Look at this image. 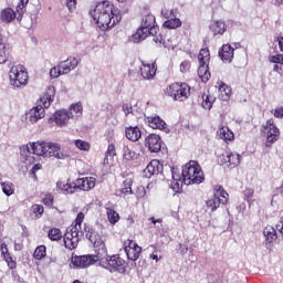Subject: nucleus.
I'll use <instances>...</instances> for the list:
<instances>
[{"label": "nucleus", "instance_id": "obj_23", "mask_svg": "<svg viewBox=\"0 0 283 283\" xmlns=\"http://www.w3.org/2000/svg\"><path fill=\"white\" fill-rule=\"evenodd\" d=\"M126 138L132 143H138L140 140L143 133L138 126L126 127L125 129Z\"/></svg>", "mask_w": 283, "mask_h": 283}, {"label": "nucleus", "instance_id": "obj_60", "mask_svg": "<svg viewBox=\"0 0 283 283\" xmlns=\"http://www.w3.org/2000/svg\"><path fill=\"white\" fill-rule=\"evenodd\" d=\"M276 41L279 43L280 51L283 52V36H277Z\"/></svg>", "mask_w": 283, "mask_h": 283}, {"label": "nucleus", "instance_id": "obj_57", "mask_svg": "<svg viewBox=\"0 0 283 283\" xmlns=\"http://www.w3.org/2000/svg\"><path fill=\"white\" fill-rule=\"evenodd\" d=\"M274 116H275V118H283V107L276 108L274 111Z\"/></svg>", "mask_w": 283, "mask_h": 283}, {"label": "nucleus", "instance_id": "obj_59", "mask_svg": "<svg viewBox=\"0 0 283 283\" xmlns=\"http://www.w3.org/2000/svg\"><path fill=\"white\" fill-rule=\"evenodd\" d=\"M151 224H154L156 227V224H163V219H156L154 217H151L150 219Z\"/></svg>", "mask_w": 283, "mask_h": 283}, {"label": "nucleus", "instance_id": "obj_36", "mask_svg": "<svg viewBox=\"0 0 283 283\" xmlns=\"http://www.w3.org/2000/svg\"><path fill=\"white\" fill-rule=\"evenodd\" d=\"M67 112L71 118H81V116H83V106L78 103L72 104Z\"/></svg>", "mask_w": 283, "mask_h": 283}, {"label": "nucleus", "instance_id": "obj_42", "mask_svg": "<svg viewBox=\"0 0 283 283\" xmlns=\"http://www.w3.org/2000/svg\"><path fill=\"white\" fill-rule=\"evenodd\" d=\"M48 235L53 242H59V240L63 238V233H61V230L57 228L51 229Z\"/></svg>", "mask_w": 283, "mask_h": 283}, {"label": "nucleus", "instance_id": "obj_1", "mask_svg": "<svg viewBox=\"0 0 283 283\" xmlns=\"http://www.w3.org/2000/svg\"><path fill=\"white\" fill-rule=\"evenodd\" d=\"M43 156V158H56L57 160H65L67 155L61 153V145L50 142H32L25 146L20 147V158L22 163H32L34 157Z\"/></svg>", "mask_w": 283, "mask_h": 283}, {"label": "nucleus", "instance_id": "obj_29", "mask_svg": "<svg viewBox=\"0 0 283 283\" xmlns=\"http://www.w3.org/2000/svg\"><path fill=\"white\" fill-rule=\"evenodd\" d=\"M57 189L65 196H69V193H75L76 192V182H65V181H57L56 182Z\"/></svg>", "mask_w": 283, "mask_h": 283}, {"label": "nucleus", "instance_id": "obj_34", "mask_svg": "<svg viewBox=\"0 0 283 283\" xmlns=\"http://www.w3.org/2000/svg\"><path fill=\"white\" fill-rule=\"evenodd\" d=\"M263 235L265 238V242L271 244L273 241L277 240V230L271 226H268L263 230Z\"/></svg>", "mask_w": 283, "mask_h": 283}, {"label": "nucleus", "instance_id": "obj_48", "mask_svg": "<svg viewBox=\"0 0 283 283\" xmlns=\"http://www.w3.org/2000/svg\"><path fill=\"white\" fill-rule=\"evenodd\" d=\"M32 211H33L35 218H41V216H43V211H45V209L41 205H33Z\"/></svg>", "mask_w": 283, "mask_h": 283}, {"label": "nucleus", "instance_id": "obj_63", "mask_svg": "<svg viewBox=\"0 0 283 283\" xmlns=\"http://www.w3.org/2000/svg\"><path fill=\"white\" fill-rule=\"evenodd\" d=\"M273 72H277V73L282 72V66L275 64L273 67Z\"/></svg>", "mask_w": 283, "mask_h": 283}, {"label": "nucleus", "instance_id": "obj_55", "mask_svg": "<svg viewBox=\"0 0 283 283\" xmlns=\"http://www.w3.org/2000/svg\"><path fill=\"white\" fill-rule=\"evenodd\" d=\"M253 189L252 188H247L244 191H243V195L245 196V198H248V200H251V198H253Z\"/></svg>", "mask_w": 283, "mask_h": 283}, {"label": "nucleus", "instance_id": "obj_41", "mask_svg": "<svg viewBox=\"0 0 283 283\" xmlns=\"http://www.w3.org/2000/svg\"><path fill=\"white\" fill-rule=\"evenodd\" d=\"M2 192L4 196H12L14 193V185L10 181L1 182Z\"/></svg>", "mask_w": 283, "mask_h": 283}, {"label": "nucleus", "instance_id": "obj_31", "mask_svg": "<svg viewBox=\"0 0 283 283\" xmlns=\"http://www.w3.org/2000/svg\"><path fill=\"white\" fill-rule=\"evenodd\" d=\"M122 154L124 160H134V158H136V151H134V146L129 143H123Z\"/></svg>", "mask_w": 283, "mask_h": 283}, {"label": "nucleus", "instance_id": "obj_47", "mask_svg": "<svg viewBox=\"0 0 283 283\" xmlns=\"http://www.w3.org/2000/svg\"><path fill=\"white\" fill-rule=\"evenodd\" d=\"M270 63H275L276 65H283V54L277 53L269 57Z\"/></svg>", "mask_w": 283, "mask_h": 283}, {"label": "nucleus", "instance_id": "obj_20", "mask_svg": "<svg viewBox=\"0 0 283 283\" xmlns=\"http://www.w3.org/2000/svg\"><path fill=\"white\" fill-rule=\"evenodd\" d=\"M163 171V165L158 160H151L144 169L145 178H151V176H158Z\"/></svg>", "mask_w": 283, "mask_h": 283}, {"label": "nucleus", "instance_id": "obj_15", "mask_svg": "<svg viewBox=\"0 0 283 283\" xmlns=\"http://www.w3.org/2000/svg\"><path fill=\"white\" fill-rule=\"evenodd\" d=\"M45 109H48V107H45L43 103L40 102V104H38L35 107H32L27 113V120H29V123L32 125H34V123H39L41 118L45 117Z\"/></svg>", "mask_w": 283, "mask_h": 283}, {"label": "nucleus", "instance_id": "obj_51", "mask_svg": "<svg viewBox=\"0 0 283 283\" xmlns=\"http://www.w3.org/2000/svg\"><path fill=\"white\" fill-rule=\"evenodd\" d=\"M83 220H85V213L80 212L75 219V227H77V229H81V224H83Z\"/></svg>", "mask_w": 283, "mask_h": 283}, {"label": "nucleus", "instance_id": "obj_21", "mask_svg": "<svg viewBox=\"0 0 283 283\" xmlns=\"http://www.w3.org/2000/svg\"><path fill=\"white\" fill-rule=\"evenodd\" d=\"M70 118L72 117H70V112L66 109L56 111L51 117V119L60 127H62V125H67V123H70Z\"/></svg>", "mask_w": 283, "mask_h": 283}, {"label": "nucleus", "instance_id": "obj_62", "mask_svg": "<svg viewBox=\"0 0 283 283\" xmlns=\"http://www.w3.org/2000/svg\"><path fill=\"white\" fill-rule=\"evenodd\" d=\"M22 249H23V243H18V242L14 243L15 251H21Z\"/></svg>", "mask_w": 283, "mask_h": 283}, {"label": "nucleus", "instance_id": "obj_28", "mask_svg": "<svg viewBox=\"0 0 283 283\" xmlns=\"http://www.w3.org/2000/svg\"><path fill=\"white\" fill-rule=\"evenodd\" d=\"M105 209H106L108 222H111V224H116V222L120 220V216L114 209V205H112V202H107L105 203Z\"/></svg>", "mask_w": 283, "mask_h": 283}, {"label": "nucleus", "instance_id": "obj_5", "mask_svg": "<svg viewBox=\"0 0 283 283\" xmlns=\"http://www.w3.org/2000/svg\"><path fill=\"white\" fill-rule=\"evenodd\" d=\"M106 256L102 258L99 255V266H102V269H106L107 271H109V273H119L120 275H123L125 273V260H123V258H120V255L118 254H114V255H107V252L104 253Z\"/></svg>", "mask_w": 283, "mask_h": 283}, {"label": "nucleus", "instance_id": "obj_45", "mask_svg": "<svg viewBox=\"0 0 283 283\" xmlns=\"http://www.w3.org/2000/svg\"><path fill=\"white\" fill-rule=\"evenodd\" d=\"M63 74H65V73H63V69H61L60 63H59V65L52 67L50 71L51 78H59V76H62Z\"/></svg>", "mask_w": 283, "mask_h": 283}, {"label": "nucleus", "instance_id": "obj_46", "mask_svg": "<svg viewBox=\"0 0 283 283\" xmlns=\"http://www.w3.org/2000/svg\"><path fill=\"white\" fill-rule=\"evenodd\" d=\"M42 203L45 207H53V205H54V195H52V193L44 195V197L42 198Z\"/></svg>", "mask_w": 283, "mask_h": 283}, {"label": "nucleus", "instance_id": "obj_37", "mask_svg": "<svg viewBox=\"0 0 283 283\" xmlns=\"http://www.w3.org/2000/svg\"><path fill=\"white\" fill-rule=\"evenodd\" d=\"M219 138H221V140H233L234 135L233 132H231V129H229V127H221L218 129L217 132Z\"/></svg>", "mask_w": 283, "mask_h": 283}, {"label": "nucleus", "instance_id": "obj_4", "mask_svg": "<svg viewBox=\"0 0 283 283\" xmlns=\"http://www.w3.org/2000/svg\"><path fill=\"white\" fill-rule=\"evenodd\" d=\"M149 34H158L156 17H154V14L151 13L143 17L142 25L137 29L136 33L133 34L132 41L133 43H140V41H145V39H147Z\"/></svg>", "mask_w": 283, "mask_h": 283}, {"label": "nucleus", "instance_id": "obj_6", "mask_svg": "<svg viewBox=\"0 0 283 283\" xmlns=\"http://www.w3.org/2000/svg\"><path fill=\"white\" fill-rule=\"evenodd\" d=\"M10 85L15 90H23L28 85V71L23 65H13L9 72Z\"/></svg>", "mask_w": 283, "mask_h": 283}, {"label": "nucleus", "instance_id": "obj_8", "mask_svg": "<svg viewBox=\"0 0 283 283\" xmlns=\"http://www.w3.org/2000/svg\"><path fill=\"white\" fill-rule=\"evenodd\" d=\"M211 59V54L209 53V49H201L198 54L199 69L198 76L201 78L202 83H207L209 78H211V73H209V61Z\"/></svg>", "mask_w": 283, "mask_h": 283}, {"label": "nucleus", "instance_id": "obj_26", "mask_svg": "<svg viewBox=\"0 0 283 283\" xmlns=\"http://www.w3.org/2000/svg\"><path fill=\"white\" fill-rule=\"evenodd\" d=\"M1 255L4 258V262H7L9 269H17V261L12 259L10 252L8 251V244L1 243L0 245Z\"/></svg>", "mask_w": 283, "mask_h": 283}, {"label": "nucleus", "instance_id": "obj_58", "mask_svg": "<svg viewBox=\"0 0 283 283\" xmlns=\"http://www.w3.org/2000/svg\"><path fill=\"white\" fill-rule=\"evenodd\" d=\"M187 67H189V62L184 61L180 64V72H187Z\"/></svg>", "mask_w": 283, "mask_h": 283}, {"label": "nucleus", "instance_id": "obj_32", "mask_svg": "<svg viewBox=\"0 0 283 283\" xmlns=\"http://www.w3.org/2000/svg\"><path fill=\"white\" fill-rule=\"evenodd\" d=\"M210 30L213 32L214 36L218 34H224V32H227V24L222 20H214L210 24Z\"/></svg>", "mask_w": 283, "mask_h": 283}, {"label": "nucleus", "instance_id": "obj_53", "mask_svg": "<svg viewBox=\"0 0 283 283\" xmlns=\"http://www.w3.org/2000/svg\"><path fill=\"white\" fill-rule=\"evenodd\" d=\"M153 38L154 43H156V45H163V35L158 34L156 35V33L150 34Z\"/></svg>", "mask_w": 283, "mask_h": 283}, {"label": "nucleus", "instance_id": "obj_3", "mask_svg": "<svg viewBox=\"0 0 283 283\" xmlns=\"http://www.w3.org/2000/svg\"><path fill=\"white\" fill-rule=\"evenodd\" d=\"M90 14L97 28L103 32L114 28L115 23L120 21L118 10L109 1L98 2L94 9L90 11Z\"/></svg>", "mask_w": 283, "mask_h": 283}, {"label": "nucleus", "instance_id": "obj_35", "mask_svg": "<svg viewBox=\"0 0 283 283\" xmlns=\"http://www.w3.org/2000/svg\"><path fill=\"white\" fill-rule=\"evenodd\" d=\"M219 98H221V101H229L231 98V87H229L227 84L221 82L219 84Z\"/></svg>", "mask_w": 283, "mask_h": 283}, {"label": "nucleus", "instance_id": "obj_22", "mask_svg": "<svg viewBox=\"0 0 283 283\" xmlns=\"http://www.w3.org/2000/svg\"><path fill=\"white\" fill-rule=\"evenodd\" d=\"M60 67L62 70V74H70L72 70H76V67H78V59L71 56L65 61L60 62Z\"/></svg>", "mask_w": 283, "mask_h": 283}, {"label": "nucleus", "instance_id": "obj_13", "mask_svg": "<svg viewBox=\"0 0 283 283\" xmlns=\"http://www.w3.org/2000/svg\"><path fill=\"white\" fill-rule=\"evenodd\" d=\"M163 17L167 19V21L164 22V28H167L168 30H176L177 28H180L182 25V21H180L178 17V9H171L168 10H161Z\"/></svg>", "mask_w": 283, "mask_h": 283}, {"label": "nucleus", "instance_id": "obj_16", "mask_svg": "<svg viewBox=\"0 0 283 283\" xmlns=\"http://www.w3.org/2000/svg\"><path fill=\"white\" fill-rule=\"evenodd\" d=\"M145 147H147L151 154H158V151L163 149V139L160 138V135L149 134L145 138Z\"/></svg>", "mask_w": 283, "mask_h": 283}, {"label": "nucleus", "instance_id": "obj_64", "mask_svg": "<svg viewBox=\"0 0 283 283\" xmlns=\"http://www.w3.org/2000/svg\"><path fill=\"white\" fill-rule=\"evenodd\" d=\"M150 260H155V262H158V254H150Z\"/></svg>", "mask_w": 283, "mask_h": 283}, {"label": "nucleus", "instance_id": "obj_49", "mask_svg": "<svg viewBox=\"0 0 283 283\" xmlns=\"http://www.w3.org/2000/svg\"><path fill=\"white\" fill-rule=\"evenodd\" d=\"M218 164L222 166L226 165V167H229V151L218 157Z\"/></svg>", "mask_w": 283, "mask_h": 283}, {"label": "nucleus", "instance_id": "obj_17", "mask_svg": "<svg viewBox=\"0 0 283 283\" xmlns=\"http://www.w3.org/2000/svg\"><path fill=\"white\" fill-rule=\"evenodd\" d=\"M85 231H86V238L88 242H91V244H93L95 249H102L103 253H106L105 243H103V239L101 238V234H98V232H96V230L92 228H86Z\"/></svg>", "mask_w": 283, "mask_h": 283}, {"label": "nucleus", "instance_id": "obj_50", "mask_svg": "<svg viewBox=\"0 0 283 283\" xmlns=\"http://www.w3.org/2000/svg\"><path fill=\"white\" fill-rule=\"evenodd\" d=\"M114 156H116V146L109 144L106 150V158H114Z\"/></svg>", "mask_w": 283, "mask_h": 283}, {"label": "nucleus", "instance_id": "obj_19", "mask_svg": "<svg viewBox=\"0 0 283 283\" xmlns=\"http://www.w3.org/2000/svg\"><path fill=\"white\" fill-rule=\"evenodd\" d=\"M140 76H143L145 81H151L154 76H156V63L149 64L142 62Z\"/></svg>", "mask_w": 283, "mask_h": 283}, {"label": "nucleus", "instance_id": "obj_9", "mask_svg": "<svg viewBox=\"0 0 283 283\" xmlns=\"http://www.w3.org/2000/svg\"><path fill=\"white\" fill-rule=\"evenodd\" d=\"M229 202V193L224 191L222 186L214 187V196L213 198L206 201L207 209L210 211H216L220 205H227Z\"/></svg>", "mask_w": 283, "mask_h": 283}, {"label": "nucleus", "instance_id": "obj_54", "mask_svg": "<svg viewBox=\"0 0 283 283\" xmlns=\"http://www.w3.org/2000/svg\"><path fill=\"white\" fill-rule=\"evenodd\" d=\"M122 109H123L125 116H129V114H133V108L128 104H124L122 106Z\"/></svg>", "mask_w": 283, "mask_h": 283}, {"label": "nucleus", "instance_id": "obj_30", "mask_svg": "<svg viewBox=\"0 0 283 283\" xmlns=\"http://www.w3.org/2000/svg\"><path fill=\"white\" fill-rule=\"evenodd\" d=\"M55 94L56 90L54 88V86H49L45 95L40 99V103H42L44 107H50V105H52V103L54 102Z\"/></svg>", "mask_w": 283, "mask_h": 283}, {"label": "nucleus", "instance_id": "obj_10", "mask_svg": "<svg viewBox=\"0 0 283 283\" xmlns=\"http://www.w3.org/2000/svg\"><path fill=\"white\" fill-rule=\"evenodd\" d=\"M101 260V254L75 255L71 258L73 269H87Z\"/></svg>", "mask_w": 283, "mask_h": 283}, {"label": "nucleus", "instance_id": "obj_33", "mask_svg": "<svg viewBox=\"0 0 283 283\" xmlns=\"http://www.w3.org/2000/svg\"><path fill=\"white\" fill-rule=\"evenodd\" d=\"M132 178H127L123 181V187L116 191V196H129L134 193V190H132L133 185Z\"/></svg>", "mask_w": 283, "mask_h": 283}, {"label": "nucleus", "instance_id": "obj_11", "mask_svg": "<svg viewBox=\"0 0 283 283\" xmlns=\"http://www.w3.org/2000/svg\"><path fill=\"white\" fill-rule=\"evenodd\" d=\"M263 133L266 136L265 146L271 147L273 143L280 138V128L275 126L273 119H268L266 123L263 125Z\"/></svg>", "mask_w": 283, "mask_h": 283}, {"label": "nucleus", "instance_id": "obj_38", "mask_svg": "<svg viewBox=\"0 0 283 283\" xmlns=\"http://www.w3.org/2000/svg\"><path fill=\"white\" fill-rule=\"evenodd\" d=\"M228 158H229V167H231V169L240 165V155L238 153L228 151Z\"/></svg>", "mask_w": 283, "mask_h": 283}, {"label": "nucleus", "instance_id": "obj_27", "mask_svg": "<svg viewBox=\"0 0 283 283\" xmlns=\"http://www.w3.org/2000/svg\"><path fill=\"white\" fill-rule=\"evenodd\" d=\"M233 52L234 50L230 44H224L219 51V56L222 61H226V63H231V61H233Z\"/></svg>", "mask_w": 283, "mask_h": 283}, {"label": "nucleus", "instance_id": "obj_43", "mask_svg": "<svg viewBox=\"0 0 283 283\" xmlns=\"http://www.w3.org/2000/svg\"><path fill=\"white\" fill-rule=\"evenodd\" d=\"M48 251L45 245H39L34 253H33V258H35V260H43V258H45Z\"/></svg>", "mask_w": 283, "mask_h": 283}, {"label": "nucleus", "instance_id": "obj_39", "mask_svg": "<svg viewBox=\"0 0 283 283\" xmlns=\"http://www.w3.org/2000/svg\"><path fill=\"white\" fill-rule=\"evenodd\" d=\"M30 3V0H20L19 4L17 6V13H18V21L23 19V14H25V7Z\"/></svg>", "mask_w": 283, "mask_h": 283}, {"label": "nucleus", "instance_id": "obj_56", "mask_svg": "<svg viewBox=\"0 0 283 283\" xmlns=\"http://www.w3.org/2000/svg\"><path fill=\"white\" fill-rule=\"evenodd\" d=\"M179 251H180L181 255H186V253L189 251V245L180 243Z\"/></svg>", "mask_w": 283, "mask_h": 283}, {"label": "nucleus", "instance_id": "obj_52", "mask_svg": "<svg viewBox=\"0 0 283 283\" xmlns=\"http://www.w3.org/2000/svg\"><path fill=\"white\" fill-rule=\"evenodd\" d=\"M65 3L70 12H73V10H76V0H65Z\"/></svg>", "mask_w": 283, "mask_h": 283}, {"label": "nucleus", "instance_id": "obj_2", "mask_svg": "<svg viewBox=\"0 0 283 283\" xmlns=\"http://www.w3.org/2000/svg\"><path fill=\"white\" fill-rule=\"evenodd\" d=\"M171 176L170 187L175 193H180L184 185H201V182H205V172H202L200 164L193 160L185 165L181 175L178 168H171Z\"/></svg>", "mask_w": 283, "mask_h": 283}, {"label": "nucleus", "instance_id": "obj_18", "mask_svg": "<svg viewBox=\"0 0 283 283\" xmlns=\"http://www.w3.org/2000/svg\"><path fill=\"white\" fill-rule=\"evenodd\" d=\"M94 187H96V178L94 177L80 178L75 181L76 191L77 189H80V191H90L94 189Z\"/></svg>", "mask_w": 283, "mask_h": 283}, {"label": "nucleus", "instance_id": "obj_12", "mask_svg": "<svg viewBox=\"0 0 283 283\" xmlns=\"http://www.w3.org/2000/svg\"><path fill=\"white\" fill-rule=\"evenodd\" d=\"M64 247L69 251H74L78 247V227L72 226L66 229L64 234Z\"/></svg>", "mask_w": 283, "mask_h": 283}, {"label": "nucleus", "instance_id": "obj_7", "mask_svg": "<svg viewBox=\"0 0 283 283\" xmlns=\"http://www.w3.org/2000/svg\"><path fill=\"white\" fill-rule=\"evenodd\" d=\"M167 96L174 98V101H187L191 94V87L187 83H174L166 88Z\"/></svg>", "mask_w": 283, "mask_h": 283}, {"label": "nucleus", "instance_id": "obj_40", "mask_svg": "<svg viewBox=\"0 0 283 283\" xmlns=\"http://www.w3.org/2000/svg\"><path fill=\"white\" fill-rule=\"evenodd\" d=\"M213 101H216V97L211 95H203L201 107H203V109H211V107H213Z\"/></svg>", "mask_w": 283, "mask_h": 283}, {"label": "nucleus", "instance_id": "obj_44", "mask_svg": "<svg viewBox=\"0 0 283 283\" xmlns=\"http://www.w3.org/2000/svg\"><path fill=\"white\" fill-rule=\"evenodd\" d=\"M74 145L77 149H80V151H90V149H91L90 143H87L83 139H76L74 142Z\"/></svg>", "mask_w": 283, "mask_h": 283}, {"label": "nucleus", "instance_id": "obj_25", "mask_svg": "<svg viewBox=\"0 0 283 283\" xmlns=\"http://www.w3.org/2000/svg\"><path fill=\"white\" fill-rule=\"evenodd\" d=\"M146 123H148L149 127L153 129H166L167 123L160 118V116H150L147 117Z\"/></svg>", "mask_w": 283, "mask_h": 283}, {"label": "nucleus", "instance_id": "obj_24", "mask_svg": "<svg viewBox=\"0 0 283 283\" xmlns=\"http://www.w3.org/2000/svg\"><path fill=\"white\" fill-rule=\"evenodd\" d=\"M19 13L12 8H6L1 10L0 19L2 23H12L14 19H18Z\"/></svg>", "mask_w": 283, "mask_h": 283}, {"label": "nucleus", "instance_id": "obj_14", "mask_svg": "<svg viewBox=\"0 0 283 283\" xmlns=\"http://www.w3.org/2000/svg\"><path fill=\"white\" fill-rule=\"evenodd\" d=\"M124 251L128 260H132V262H136V260L140 258L143 248H140L139 244L136 243L135 241L127 240L124 242Z\"/></svg>", "mask_w": 283, "mask_h": 283}, {"label": "nucleus", "instance_id": "obj_61", "mask_svg": "<svg viewBox=\"0 0 283 283\" xmlns=\"http://www.w3.org/2000/svg\"><path fill=\"white\" fill-rule=\"evenodd\" d=\"M41 167V164H35L31 169L32 174H34L35 171H40Z\"/></svg>", "mask_w": 283, "mask_h": 283}]
</instances>
